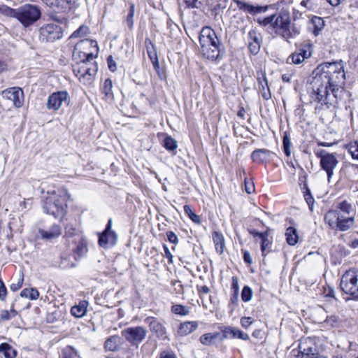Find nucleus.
Here are the masks:
<instances>
[{
    "instance_id": "nucleus-3",
    "label": "nucleus",
    "mask_w": 358,
    "mask_h": 358,
    "mask_svg": "<svg viewBox=\"0 0 358 358\" xmlns=\"http://www.w3.org/2000/svg\"><path fill=\"white\" fill-rule=\"evenodd\" d=\"M199 43L202 53L209 59L220 61L222 57V51L220 49V40L215 32L210 27H203L199 35Z\"/></svg>"
},
{
    "instance_id": "nucleus-28",
    "label": "nucleus",
    "mask_w": 358,
    "mask_h": 358,
    "mask_svg": "<svg viewBox=\"0 0 358 358\" xmlns=\"http://www.w3.org/2000/svg\"><path fill=\"white\" fill-rule=\"evenodd\" d=\"M341 214V213H339L337 210H329L324 215L325 222L328 224L332 229H335Z\"/></svg>"
},
{
    "instance_id": "nucleus-10",
    "label": "nucleus",
    "mask_w": 358,
    "mask_h": 358,
    "mask_svg": "<svg viewBox=\"0 0 358 358\" xmlns=\"http://www.w3.org/2000/svg\"><path fill=\"white\" fill-rule=\"evenodd\" d=\"M316 155L320 158V166L322 169L327 173L328 180L329 182L334 175V169L338 164V161L334 154L328 153L323 150L317 152Z\"/></svg>"
},
{
    "instance_id": "nucleus-43",
    "label": "nucleus",
    "mask_w": 358,
    "mask_h": 358,
    "mask_svg": "<svg viewBox=\"0 0 358 358\" xmlns=\"http://www.w3.org/2000/svg\"><path fill=\"white\" fill-rule=\"evenodd\" d=\"M164 147L169 151H173L177 148V143L174 138L171 137L170 136H167L165 137L164 140Z\"/></svg>"
},
{
    "instance_id": "nucleus-56",
    "label": "nucleus",
    "mask_w": 358,
    "mask_h": 358,
    "mask_svg": "<svg viewBox=\"0 0 358 358\" xmlns=\"http://www.w3.org/2000/svg\"><path fill=\"white\" fill-rule=\"evenodd\" d=\"M338 322V318L336 315H331L329 317H327L326 320H324V322H326L327 324L330 325L331 327H335Z\"/></svg>"
},
{
    "instance_id": "nucleus-47",
    "label": "nucleus",
    "mask_w": 358,
    "mask_h": 358,
    "mask_svg": "<svg viewBox=\"0 0 358 358\" xmlns=\"http://www.w3.org/2000/svg\"><path fill=\"white\" fill-rule=\"evenodd\" d=\"M89 33V28L87 26L82 25L76 30L71 36V38H81L85 36Z\"/></svg>"
},
{
    "instance_id": "nucleus-26",
    "label": "nucleus",
    "mask_w": 358,
    "mask_h": 358,
    "mask_svg": "<svg viewBox=\"0 0 358 358\" xmlns=\"http://www.w3.org/2000/svg\"><path fill=\"white\" fill-rule=\"evenodd\" d=\"M262 78H258L259 88L262 97L265 100H268L271 97L270 89L268 85V81L265 73H262Z\"/></svg>"
},
{
    "instance_id": "nucleus-18",
    "label": "nucleus",
    "mask_w": 358,
    "mask_h": 358,
    "mask_svg": "<svg viewBox=\"0 0 358 358\" xmlns=\"http://www.w3.org/2000/svg\"><path fill=\"white\" fill-rule=\"evenodd\" d=\"M48 6L57 12H65L70 9L76 0H42Z\"/></svg>"
},
{
    "instance_id": "nucleus-64",
    "label": "nucleus",
    "mask_w": 358,
    "mask_h": 358,
    "mask_svg": "<svg viewBox=\"0 0 358 358\" xmlns=\"http://www.w3.org/2000/svg\"><path fill=\"white\" fill-rule=\"evenodd\" d=\"M165 257L169 259V263H173V255L166 245H163Z\"/></svg>"
},
{
    "instance_id": "nucleus-45",
    "label": "nucleus",
    "mask_w": 358,
    "mask_h": 358,
    "mask_svg": "<svg viewBox=\"0 0 358 358\" xmlns=\"http://www.w3.org/2000/svg\"><path fill=\"white\" fill-rule=\"evenodd\" d=\"M305 191L303 192L304 199L309 206L310 210H313V206L314 204V198L310 193V190L306 185H304Z\"/></svg>"
},
{
    "instance_id": "nucleus-22",
    "label": "nucleus",
    "mask_w": 358,
    "mask_h": 358,
    "mask_svg": "<svg viewBox=\"0 0 358 358\" xmlns=\"http://www.w3.org/2000/svg\"><path fill=\"white\" fill-rule=\"evenodd\" d=\"M355 224V219L353 215L350 216H346L343 214H341L339 220L338 221L336 228L341 231H345L350 229Z\"/></svg>"
},
{
    "instance_id": "nucleus-51",
    "label": "nucleus",
    "mask_w": 358,
    "mask_h": 358,
    "mask_svg": "<svg viewBox=\"0 0 358 358\" xmlns=\"http://www.w3.org/2000/svg\"><path fill=\"white\" fill-rule=\"evenodd\" d=\"M283 151L286 156L289 157L291 154L290 152V146H291V142L289 138L285 135L283 136Z\"/></svg>"
},
{
    "instance_id": "nucleus-30",
    "label": "nucleus",
    "mask_w": 358,
    "mask_h": 358,
    "mask_svg": "<svg viewBox=\"0 0 358 358\" xmlns=\"http://www.w3.org/2000/svg\"><path fill=\"white\" fill-rule=\"evenodd\" d=\"M230 335L232 338H238L244 341L249 339V336L243 331L232 327H225V337Z\"/></svg>"
},
{
    "instance_id": "nucleus-11",
    "label": "nucleus",
    "mask_w": 358,
    "mask_h": 358,
    "mask_svg": "<svg viewBox=\"0 0 358 358\" xmlns=\"http://www.w3.org/2000/svg\"><path fill=\"white\" fill-rule=\"evenodd\" d=\"M299 349L296 358H325L319 354L315 343L310 338L302 339L299 345Z\"/></svg>"
},
{
    "instance_id": "nucleus-37",
    "label": "nucleus",
    "mask_w": 358,
    "mask_h": 358,
    "mask_svg": "<svg viewBox=\"0 0 358 358\" xmlns=\"http://www.w3.org/2000/svg\"><path fill=\"white\" fill-rule=\"evenodd\" d=\"M20 296L22 297L28 298L31 300H36L39 296V292L36 288H26L21 292Z\"/></svg>"
},
{
    "instance_id": "nucleus-21",
    "label": "nucleus",
    "mask_w": 358,
    "mask_h": 358,
    "mask_svg": "<svg viewBox=\"0 0 358 358\" xmlns=\"http://www.w3.org/2000/svg\"><path fill=\"white\" fill-rule=\"evenodd\" d=\"M273 155L271 150L267 149H257L251 154V158L256 163H263L268 160L271 155Z\"/></svg>"
},
{
    "instance_id": "nucleus-33",
    "label": "nucleus",
    "mask_w": 358,
    "mask_h": 358,
    "mask_svg": "<svg viewBox=\"0 0 358 358\" xmlns=\"http://www.w3.org/2000/svg\"><path fill=\"white\" fill-rule=\"evenodd\" d=\"M287 243L290 245H294L298 241L297 231L294 227H289L285 233Z\"/></svg>"
},
{
    "instance_id": "nucleus-31",
    "label": "nucleus",
    "mask_w": 358,
    "mask_h": 358,
    "mask_svg": "<svg viewBox=\"0 0 358 358\" xmlns=\"http://www.w3.org/2000/svg\"><path fill=\"white\" fill-rule=\"evenodd\" d=\"M213 240L217 252L220 254H222L224 252V237L222 233L214 231L213 234Z\"/></svg>"
},
{
    "instance_id": "nucleus-35",
    "label": "nucleus",
    "mask_w": 358,
    "mask_h": 358,
    "mask_svg": "<svg viewBox=\"0 0 358 358\" xmlns=\"http://www.w3.org/2000/svg\"><path fill=\"white\" fill-rule=\"evenodd\" d=\"M112 89H113L112 80L110 78L106 79L103 83L101 90L107 99H113V94Z\"/></svg>"
},
{
    "instance_id": "nucleus-49",
    "label": "nucleus",
    "mask_w": 358,
    "mask_h": 358,
    "mask_svg": "<svg viewBox=\"0 0 358 358\" xmlns=\"http://www.w3.org/2000/svg\"><path fill=\"white\" fill-rule=\"evenodd\" d=\"M252 297V291L248 286H244L241 292L242 300L245 302L250 301Z\"/></svg>"
},
{
    "instance_id": "nucleus-23",
    "label": "nucleus",
    "mask_w": 358,
    "mask_h": 358,
    "mask_svg": "<svg viewBox=\"0 0 358 358\" xmlns=\"http://www.w3.org/2000/svg\"><path fill=\"white\" fill-rule=\"evenodd\" d=\"M310 55V48H302L292 53L290 57L294 64H299L302 63L305 59L309 58Z\"/></svg>"
},
{
    "instance_id": "nucleus-50",
    "label": "nucleus",
    "mask_w": 358,
    "mask_h": 358,
    "mask_svg": "<svg viewBox=\"0 0 358 358\" xmlns=\"http://www.w3.org/2000/svg\"><path fill=\"white\" fill-rule=\"evenodd\" d=\"M273 17L274 15H271L264 18H258L257 20V22L260 26L266 27L268 25H270L272 27Z\"/></svg>"
},
{
    "instance_id": "nucleus-17",
    "label": "nucleus",
    "mask_w": 358,
    "mask_h": 358,
    "mask_svg": "<svg viewBox=\"0 0 358 358\" xmlns=\"http://www.w3.org/2000/svg\"><path fill=\"white\" fill-rule=\"evenodd\" d=\"M236 3L240 10L252 15L266 13L268 9V6H253L239 0L236 1Z\"/></svg>"
},
{
    "instance_id": "nucleus-12",
    "label": "nucleus",
    "mask_w": 358,
    "mask_h": 358,
    "mask_svg": "<svg viewBox=\"0 0 358 358\" xmlns=\"http://www.w3.org/2000/svg\"><path fill=\"white\" fill-rule=\"evenodd\" d=\"M70 101L66 91H59L51 94L47 101L46 107L48 110H58L63 105L68 106Z\"/></svg>"
},
{
    "instance_id": "nucleus-1",
    "label": "nucleus",
    "mask_w": 358,
    "mask_h": 358,
    "mask_svg": "<svg viewBox=\"0 0 358 358\" xmlns=\"http://www.w3.org/2000/svg\"><path fill=\"white\" fill-rule=\"evenodd\" d=\"M317 70L311 85L310 97L317 103L316 108L325 106L327 108H337L348 92L343 88L345 73L343 62L324 63Z\"/></svg>"
},
{
    "instance_id": "nucleus-6",
    "label": "nucleus",
    "mask_w": 358,
    "mask_h": 358,
    "mask_svg": "<svg viewBox=\"0 0 358 358\" xmlns=\"http://www.w3.org/2000/svg\"><path fill=\"white\" fill-rule=\"evenodd\" d=\"M73 71L80 83L90 85L93 81L97 68L95 63H87L85 60H81L73 66Z\"/></svg>"
},
{
    "instance_id": "nucleus-7",
    "label": "nucleus",
    "mask_w": 358,
    "mask_h": 358,
    "mask_svg": "<svg viewBox=\"0 0 358 358\" xmlns=\"http://www.w3.org/2000/svg\"><path fill=\"white\" fill-rule=\"evenodd\" d=\"M39 8L31 4H25L17 8V19L24 27H29L36 22L41 17Z\"/></svg>"
},
{
    "instance_id": "nucleus-36",
    "label": "nucleus",
    "mask_w": 358,
    "mask_h": 358,
    "mask_svg": "<svg viewBox=\"0 0 358 358\" xmlns=\"http://www.w3.org/2000/svg\"><path fill=\"white\" fill-rule=\"evenodd\" d=\"M337 208L343 213V215L346 214L348 216L355 215L352 205L347 201H342L339 202L338 203Z\"/></svg>"
},
{
    "instance_id": "nucleus-13",
    "label": "nucleus",
    "mask_w": 358,
    "mask_h": 358,
    "mask_svg": "<svg viewBox=\"0 0 358 358\" xmlns=\"http://www.w3.org/2000/svg\"><path fill=\"white\" fill-rule=\"evenodd\" d=\"M146 330L142 327H129L122 331V335L133 345H138L146 336Z\"/></svg>"
},
{
    "instance_id": "nucleus-54",
    "label": "nucleus",
    "mask_w": 358,
    "mask_h": 358,
    "mask_svg": "<svg viewBox=\"0 0 358 358\" xmlns=\"http://www.w3.org/2000/svg\"><path fill=\"white\" fill-rule=\"evenodd\" d=\"M311 21L316 29L321 30L323 28L324 21L321 17L315 16Z\"/></svg>"
},
{
    "instance_id": "nucleus-9",
    "label": "nucleus",
    "mask_w": 358,
    "mask_h": 358,
    "mask_svg": "<svg viewBox=\"0 0 358 358\" xmlns=\"http://www.w3.org/2000/svg\"><path fill=\"white\" fill-rule=\"evenodd\" d=\"M341 287L345 294L358 299V270L347 271L342 276Z\"/></svg>"
},
{
    "instance_id": "nucleus-53",
    "label": "nucleus",
    "mask_w": 358,
    "mask_h": 358,
    "mask_svg": "<svg viewBox=\"0 0 358 358\" xmlns=\"http://www.w3.org/2000/svg\"><path fill=\"white\" fill-rule=\"evenodd\" d=\"M159 358H178V357L172 350L166 349L159 352Z\"/></svg>"
},
{
    "instance_id": "nucleus-32",
    "label": "nucleus",
    "mask_w": 358,
    "mask_h": 358,
    "mask_svg": "<svg viewBox=\"0 0 358 358\" xmlns=\"http://www.w3.org/2000/svg\"><path fill=\"white\" fill-rule=\"evenodd\" d=\"M0 352L3 354L5 358H15L17 354V351L6 343L0 345Z\"/></svg>"
},
{
    "instance_id": "nucleus-34",
    "label": "nucleus",
    "mask_w": 358,
    "mask_h": 358,
    "mask_svg": "<svg viewBox=\"0 0 358 358\" xmlns=\"http://www.w3.org/2000/svg\"><path fill=\"white\" fill-rule=\"evenodd\" d=\"M120 338L118 336H113L108 338L104 344L106 350L109 351H115L117 349Z\"/></svg>"
},
{
    "instance_id": "nucleus-46",
    "label": "nucleus",
    "mask_w": 358,
    "mask_h": 358,
    "mask_svg": "<svg viewBox=\"0 0 358 358\" xmlns=\"http://www.w3.org/2000/svg\"><path fill=\"white\" fill-rule=\"evenodd\" d=\"M197 290L200 296V300L201 301L202 306L206 307V304L205 303V297L210 292V289L208 286H197Z\"/></svg>"
},
{
    "instance_id": "nucleus-14",
    "label": "nucleus",
    "mask_w": 358,
    "mask_h": 358,
    "mask_svg": "<svg viewBox=\"0 0 358 358\" xmlns=\"http://www.w3.org/2000/svg\"><path fill=\"white\" fill-rule=\"evenodd\" d=\"M224 341V329L206 333L199 338L200 343L205 346H217Z\"/></svg>"
},
{
    "instance_id": "nucleus-19",
    "label": "nucleus",
    "mask_w": 358,
    "mask_h": 358,
    "mask_svg": "<svg viewBox=\"0 0 358 358\" xmlns=\"http://www.w3.org/2000/svg\"><path fill=\"white\" fill-rule=\"evenodd\" d=\"M117 236L115 232H102L99 236V244L101 247L108 248L117 243Z\"/></svg>"
},
{
    "instance_id": "nucleus-39",
    "label": "nucleus",
    "mask_w": 358,
    "mask_h": 358,
    "mask_svg": "<svg viewBox=\"0 0 358 358\" xmlns=\"http://www.w3.org/2000/svg\"><path fill=\"white\" fill-rule=\"evenodd\" d=\"M17 315V312L12 308L10 310H2L0 312V322L3 321H8L15 317Z\"/></svg>"
},
{
    "instance_id": "nucleus-15",
    "label": "nucleus",
    "mask_w": 358,
    "mask_h": 358,
    "mask_svg": "<svg viewBox=\"0 0 358 358\" xmlns=\"http://www.w3.org/2000/svg\"><path fill=\"white\" fill-rule=\"evenodd\" d=\"M248 41L250 52L254 55H257L262 42L261 34L255 29L250 30L248 34Z\"/></svg>"
},
{
    "instance_id": "nucleus-5",
    "label": "nucleus",
    "mask_w": 358,
    "mask_h": 358,
    "mask_svg": "<svg viewBox=\"0 0 358 358\" xmlns=\"http://www.w3.org/2000/svg\"><path fill=\"white\" fill-rule=\"evenodd\" d=\"M62 24L64 25L63 20L54 18L52 22L43 25L39 30L40 39L42 41L53 42L62 38L64 29Z\"/></svg>"
},
{
    "instance_id": "nucleus-24",
    "label": "nucleus",
    "mask_w": 358,
    "mask_h": 358,
    "mask_svg": "<svg viewBox=\"0 0 358 358\" xmlns=\"http://www.w3.org/2000/svg\"><path fill=\"white\" fill-rule=\"evenodd\" d=\"M39 234L43 239L52 240L58 238L61 234V227L58 224H53L48 230L41 229Z\"/></svg>"
},
{
    "instance_id": "nucleus-2",
    "label": "nucleus",
    "mask_w": 358,
    "mask_h": 358,
    "mask_svg": "<svg viewBox=\"0 0 358 358\" xmlns=\"http://www.w3.org/2000/svg\"><path fill=\"white\" fill-rule=\"evenodd\" d=\"M66 192L64 189L48 192L43 203L45 213L52 215L55 218H62L66 210Z\"/></svg>"
},
{
    "instance_id": "nucleus-44",
    "label": "nucleus",
    "mask_w": 358,
    "mask_h": 358,
    "mask_svg": "<svg viewBox=\"0 0 358 358\" xmlns=\"http://www.w3.org/2000/svg\"><path fill=\"white\" fill-rule=\"evenodd\" d=\"M0 13L7 17L16 18L17 9H13L6 5H2L0 6Z\"/></svg>"
},
{
    "instance_id": "nucleus-58",
    "label": "nucleus",
    "mask_w": 358,
    "mask_h": 358,
    "mask_svg": "<svg viewBox=\"0 0 358 358\" xmlns=\"http://www.w3.org/2000/svg\"><path fill=\"white\" fill-rule=\"evenodd\" d=\"M107 63L108 66V69L113 71L115 72L117 70V66L115 62L113 60L112 56H109L107 58Z\"/></svg>"
},
{
    "instance_id": "nucleus-4",
    "label": "nucleus",
    "mask_w": 358,
    "mask_h": 358,
    "mask_svg": "<svg viewBox=\"0 0 358 358\" xmlns=\"http://www.w3.org/2000/svg\"><path fill=\"white\" fill-rule=\"evenodd\" d=\"M272 28L276 34L289 43L290 39L294 38L300 34V29L295 24L291 25L289 13L286 11L274 14Z\"/></svg>"
},
{
    "instance_id": "nucleus-55",
    "label": "nucleus",
    "mask_w": 358,
    "mask_h": 358,
    "mask_svg": "<svg viewBox=\"0 0 358 358\" xmlns=\"http://www.w3.org/2000/svg\"><path fill=\"white\" fill-rule=\"evenodd\" d=\"M83 43H87V45H90L91 47H94L96 49V51H98V44L96 41L93 40H82L80 41L76 46L75 50H77L78 47L83 44Z\"/></svg>"
},
{
    "instance_id": "nucleus-63",
    "label": "nucleus",
    "mask_w": 358,
    "mask_h": 358,
    "mask_svg": "<svg viewBox=\"0 0 358 358\" xmlns=\"http://www.w3.org/2000/svg\"><path fill=\"white\" fill-rule=\"evenodd\" d=\"M23 283V277L19 279L17 283H13L10 285V288L12 291L15 292L18 290L22 285Z\"/></svg>"
},
{
    "instance_id": "nucleus-59",
    "label": "nucleus",
    "mask_w": 358,
    "mask_h": 358,
    "mask_svg": "<svg viewBox=\"0 0 358 358\" xmlns=\"http://www.w3.org/2000/svg\"><path fill=\"white\" fill-rule=\"evenodd\" d=\"M167 238L169 241L171 243L177 244L178 242V239L176 234L173 231H168L166 233Z\"/></svg>"
},
{
    "instance_id": "nucleus-29",
    "label": "nucleus",
    "mask_w": 358,
    "mask_h": 358,
    "mask_svg": "<svg viewBox=\"0 0 358 358\" xmlns=\"http://www.w3.org/2000/svg\"><path fill=\"white\" fill-rule=\"evenodd\" d=\"M88 302L87 301H81L78 305L73 306L71 309V313L76 317H82L87 313Z\"/></svg>"
},
{
    "instance_id": "nucleus-27",
    "label": "nucleus",
    "mask_w": 358,
    "mask_h": 358,
    "mask_svg": "<svg viewBox=\"0 0 358 358\" xmlns=\"http://www.w3.org/2000/svg\"><path fill=\"white\" fill-rule=\"evenodd\" d=\"M255 236L259 237L261 239V251L263 256H266L269 252L271 248V242L268 238L267 232H256Z\"/></svg>"
},
{
    "instance_id": "nucleus-16",
    "label": "nucleus",
    "mask_w": 358,
    "mask_h": 358,
    "mask_svg": "<svg viewBox=\"0 0 358 358\" xmlns=\"http://www.w3.org/2000/svg\"><path fill=\"white\" fill-rule=\"evenodd\" d=\"M3 97L13 101L14 106L20 108L23 104V92L17 87H11L4 90L2 93Z\"/></svg>"
},
{
    "instance_id": "nucleus-48",
    "label": "nucleus",
    "mask_w": 358,
    "mask_h": 358,
    "mask_svg": "<svg viewBox=\"0 0 358 358\" xmlns=\"http://www.w3.org/2000/svg\"><path fill=\"white\" fill-rule=\"evenodd\" d=\"M60 358H79L76 352L71 347L65 348Z\"/></svg>"
},
{
    "instance_id": "nucleus-60",
    "label": "nucleus",
    "mask_w": 358,
    "mask_h": 358,
    "mask_svg": "<svg viewBox=\"0 0 358 358\" xmlns=\"http://www.w3.org/2000/svg\"><path fill=\"white\" fill-rule=\"evenodd\" d=\"M231 289L232 292H239L238 280L236 276L232 278Z\"/></svg>"
},
{
    "instance_id": "nucleus-42",
    "label": "nucleus",
    "mask_w": 358,
    "mask_h": 358,
    "mask_svg": "<svg viewBox=\"0 0 358 358\" xmlns=\"http://www.w3.org/2000/svg\"><path fill=\"white\" fill-rule=\"evenodd\" d=\"M184 212L188 215V217L196 224H200L201 219L200 217L194 213L192 210V208L189 205H185Z\"/></svg>"
},
{
    "instance_id": "nucleus-41",
    "label": "nucleus",
    "mask_w": 358,
    "mask_h": 358,
    "mask_svg": "<svg viewBox=\"0 0 358 358\" xmlns=\"http://www.w3.org/2000/svg\"><path fill=\"white\" fill-rule=\"evenodd\" d=\"M346 148L352 158L358 160V141L350 143Z\"/></svg>"
},
{
    "instance_id": "nucleus-61",
    "label": "nucleus",
    "mask_w": 358,
    "mask_h": 358,
    "mask_svg": "<svg viewBox=\"0 0 358 358\" xmlns=\"http://www.w3.org/2000/svg\"><path fill=\"white\" fill-rule=\"evenodd\" d=\"M252 323V319L250 317H244L241 319V324L243 327L248 328Z\"/></svg>"
},
{
    "instance_id": "nucleus-52",
    "label": "nucleus",
    "mask_w": 358,
    "mask_h": 358,
    "mask_svg": "<svg viewBox=\"0 0 358 358\" xmlns=\"http://www.w3.org/2000/svg\"><path fill=\"white\" fill-rule=\"evenodd\" d=\"M134 5L132 3L130 6L129 11L127 17V23L129 28H132L134 25Z\"/></svg>"
},
{
    "instance_id": "nucleus-20",
    "label": "nucleus",
    "mask_w": 358,
    "mask_h": 358,
    "mask_svg": "<svg viewBox=\"0 0 358 358\" xmlns=\"http://www.w3.org/2000/svg\"><path fill=\"white\" fill-rule=\"evenodd\" d=\"M145 321L150 327V330L155 333L157 336H163L165 335L166 329L157 319L152 317H148Z\"/></svg>"
},
{
    "instance_id": "nucleus-8",
    "label": "nucleus",
    "mask_w": 358,
    "mask_h": 358,
    "mask_svg": "<svg viewBox=\"0 0 358 358\" xmlns=\"http://www.w3.org/2000/svg\"><path fill=\"white\" fill-rule=\"evenodd\" d=\"M341 182L353 192L358 191V166L347 164L341 170Z\"/></svg>"
},
{
    "instance_id": "nucleus-62",
    "label": "nucleus",
    "mask_w": 358,
    "mask_h": 358,
    "mask_svg": "<svg viewBox=\"0 0 358 358\" xmlns=\"http://www.w3.org/2000/svg\"><path fill=\"white\" fill-rule=\"evenodd\" d=\"M245 189L248 194H251L255 190L254 184L247 179H245Z\"/></svg>"
},
{
    "instance_id": "nucleus-38",
    "label": "nucleus",
    "mask_w": 358,
    "mask_h": 358,
    "mask_svg": "<svg viewBox=\"0 0 358 358\" xmlns=\"http://www.w3.org/2000/svg\"><path fill=\"white\" fill-rule=\"evenodd\" d=\"M190 308L180 304H176L172 306V313L181 316L187 315L189 313Z\"/></svg>"
},
{
    "instance_id": "nucleus-25",
    "label": "nucleus",
    "mask_w": 358,
    "mask_h": 358,
    "mask_svg": "<svg viewBox=\"0 0 358 358\" xmlns=\"http://www.w3.org/2000/svg\"><path fill=\"white\" fill-rule=\"evenodd\" d=\"M199 327V322L196 321H189L180 323L178 334L181 336H187L194 331Z\"/></svg>"
},
{
    "instance_id": "nucleus-40",
    "label": "nucleus",
    "mask_w": 358,
    "mask_h": 358,
    "mask_svg": "<svg viewBox=\"0 0 358 358\" xmlns=\"http://www.w3.org/2000/svg\"><path fill=\"white\" fill-rule=\"evenodd\" d=\"M88 251L87 243L84 240H81L76 249V254L78 258L85 256Z\"/></svg>"
},
{
    "instance_id": "nucleus-57",
    "label": "nucleus",
    "mask_w": 358,
    "mask_h": 358,
    "mask_svg": "<svg viewBox=\"0 0 358 358\" xmlns=\"http://www.w3.org/2000/svg\"><path fill=\"white\" fill-rule=\"evenodd\" d=\"M6 294H7L6 288L3 281L0 278V300L3 301L6 297Z\"/></svg>"
}]
</instances>
